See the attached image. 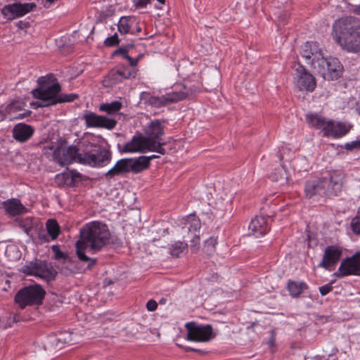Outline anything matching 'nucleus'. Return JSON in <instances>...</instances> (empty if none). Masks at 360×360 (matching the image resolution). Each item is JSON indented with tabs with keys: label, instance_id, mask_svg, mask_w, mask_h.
<instances>
[{
	"label": "nucleus",
	"instance_id": "obj_23",
	"mask_svg": "<svg viewBox=\"0 0 360 360\" xmlns=\"http://www.w3.org/2000/svg\"><path fill=\"white\" fill-rule=\"evenodd\" d=\"M301 55L303 58H304L307 60H309V63L312 66V63L314 62L316 58H318L316 55L322 56V53L320 51H317V47L315 44L306 42L304 45L302 50L301 51Z\"/></svg>",
	"mask_w": 360,
	"mask_h": 360
},
{
	"label": "nucleus",
	"instance_id": "obj_41",
	"mask_svg": "<svg viewBox=\"0 0 360 360\" xmlns=\"http://www.w3.org/2000/svg\"><path fill=\"white\" fill-rule=\"evenodd\" d=\"M25 105V104L23 102L15 101L12 102L8 106V108L10 112H11L12 110H20L24 108Z\"/></svg>",
	"mask_w": 360,
	"mask_h": 360
},
{
	"label": "nucleus",
	"instance_id": "obj_50",
	"mask_svg": "<svg viewBox=\"0 0 360 360\" xmlns=\"http://www.w3.org/2000/svg\"><path fill=\"white\" fill-rule=\"evenodd\" d=\"M269 345L271 347L274 345V343H275V335H274V331H271V338L269 339Z\"/></svg>",
	"mask_w": 360,
	"mask_h": 360
},
{
	"label": "nucleus",
	"instance_id": "obj_54",
	"mask_svg": "<svg viewBox=\"0 0 360 360\" xmlns=\"http://www.w3.org/2000/svg\"><path fill=\"white\" fill-rule=\"evenodd\" d=\"M354 13H355L356 14L360 15V5L357 6L354 8Z\"/></svg>",
	"mask_w": 360,
	"mask_h": 360
},
{
	"label": "nucleus",
	"instance_id": "obj_55",
	"mask_svg": "<svg viewBox=\"0 0 360 360\" xmlns=\"http://www.w3.org/2000/svg\"><path fill=\"white\" fill-rule=\"evenodd\" d=\"M188 350H191V351H194V352H202V351H201V350H200V349H197L188 348Z\"/></svg>",
	"mask_w": 360,
	"mask_h": 360
},
{
	"label": "nucleus",
	"instance_id": "obj_18",
	"mask_svg": "<svg viewBox=\"0 0 360 360\" xmlns=\"http://www.w3.org/2000/svg\"><path fill=\"white\" fill-rule=\"evenodd\" d=\"M342 250L339 247L335 245L328 246L325 249L322 261L319 266L326 269H329L340 260Z\"/></svg>",
	"mask_w": 360,
	"mask_h": 360
},
{
	"label": "nucleus",
	"instance_id": "obj_59",
	"mask_svg": "<svg viewBox=\"0 0 360 360\" xmlns=\"http://www.w3.org/2000/svg\"><path fill=\"white\" fill-rule=\"evenodd\" d=\"M159 3L163 4L165 2V0H157Z\"/></svg>",
	"mask_w": 360,
	"mask_h": 360
},
{
	"label": "nucleus",
	"instance_id": "obj_7",
	"mask_svg": "<svg viewBox=\"0 0 360 360\" xmlns=\"http://www.w3.org/2000/svg\"><path fill=\"white\" fill-rule=\"evenodd\" d=\"M187 88L186 86H184V89H186L185 91H172L161 96H154L148 92H142L141 94V100L152 107L160 108L169 103L182 101L200 89L199 86L195 87L194 89L189 86L188 89H187Z\"/></svg>",
	"mask_w": 360,
	"mask_h": 360
},
{
	"label": "nucleus",
	"instance_id": "obj_44",
	"mask_svg": "<svg viewBox=\"0 0 360 360\" xmlns=\"http://www.w3.org/2000/svg\"><path fill=\"white\" fill-rule=\"evenodd\" d=\"M134 3L136 8H145L151 3V0H134Z\"/></svg>",
	"mask_w": 360,
	"mask_h": 360
},
{
	"label": "nucleus",
	"instance_id": "obj_4",
	"mask_svg": "<svg viewBox=\"0 0 360 360\" xmlns=\"http://www.w3.org/2000/svg\"><path fill=\"white\" fill-rule=\"evenodd\" d=\"M53 75L40 77L37 79L38 87L32 91V96L39 101L33 103L36 108H44L58 103V93L61 88L58 82L51 84Z\"/></svg>",
	"mask_w": 360,
	"mask_h": 360
},
{
	"label": "nucleus",
	"instance_id": "obj_26",
	"mask_svg": "<svg viewBox=\"0 0 360 360\" xmlns=\"http://www.w3.org/2000/svg\"><path fill=\"white\" fill-rule=\"evenodd\" d=\"M308 288L304 282L288 281V290L290 295L293 297H297L304 289Z\"/></svg>",
	"mask_w": 360,
	"mask_h": 360
},
{
	"label": "nucleus",
	"instance_id": "obj_14",
	"mask_svg": "<svg viewBox=\"0 0 360 360\" xmlns=\"http://www.w3.org/2000/svg\"><path fill=\"white\" fill-rule=\"evenodd\" d=\"M296 85L300 91L312 92L316 86V82L313 75L309 73L304 66L298 64L295 68Z\"/></svg>",
	"mask_w": 360,
	"mask_h": 360
},
{
	"label": "nucleus",
	"instance_id": "obj_32",
	"mask_svg": "<svg viewBox=\"0 0 360 360\" xmlns=\"http://www.w3.org/2000/svg\"><path fill=\"white\" fill-rule=\"evenodd\" d=\"M46 230L52 240L58 238L60 233V226L55 219H49L46 221Z\"/></svg>",
	"mask_w": 360,
	"mask_h": 360
},
{
	"label": "nucleus",
	"instance_id": "obj_60",
	"mask_svg": "<svg viewBox=\"0 0 360 360\" xmlns=\"http://www.w3.org/2000/svg\"><path fill=\"white\" fill-rule=\"evenodd\" d=\"M279 158H280V160H282V159H283V156H282V155H281V154H280V155H279Z\"/></svg>",
	"mask_w": 360,
	"mask_h": 360
},
{
	"label": "nucleus",
	"instance_id": "obj_28",
	"mask_svg": "<svg viewBox=\"0 0 360 360\" xmlns=\"http://www.w3.org/2000/svg\"><path fill=\"white\" fill-rule=\"evenodd\" d=\"M307 120L312 127L321 129L323 131H324L328 122L325 118L317 114L307 115Z\"/></svg>",
	"mask_w": 360,
	"mask_h": 360
},
{
	"label": "nucleus",
	"instance_id": "obj_30",
	"mask_svg": "<svg viewBox=\"0 0 360 360\" xmlns=\"http://www.w3.org/2000/svg\"><path fill=\"white\" fill-rule=\"evenodd\" d=\"M132 75L131 71L128 68L118 69L110 73V77L115 82H122L123 79H129Z\"/></svg>",
	"mask_w": 360,
	"mask_h": 360
},
{
	"label": "nucleus",
	"instance_id": "obj_12",
	"mask_svg": "<svg viewBox=\"0 0 360 360\" xmlns=\"http://www.w3.org/2000/svg\"><path fill=\"white\" fill-rule=\"evenodd\" d=\"M187 330V339L196 342H207L212 338V329L210 325L200 326L195 322L185 325Z\"/></svg>",
	"mask_w": 360,
	"mask_h": 360
},
{
	"label": "nucleus",
	"instance_id": "obj_3",
	"mask_svg": "<svg viewBox=\"0 0 360 360\" xmlns=\"http://www.w3.org/2000/svg\"><path fill=\"white\" fill-rule=\"evenodd\" d=\"M342 172H333L328 179L321 178L309 181L305 185V195L309 198L317 194H323L328 197L335 196L342 191Z\"/></svg>",
	"mask_w": 360,
	"mask_h": 360
},
{
	"label": "nucleus",
	"instance_id": "obj_37",
	"mask_svg": "<svg viewBox=\"0 0 360 360\" xmlns=\"http://www.w3.org/2000/svg\"><path fill=\"white\" fill-rule=\"evenodd\" d=\"M52 251L54 253V258L57 260L63 259L67 260L68 259V253L63 252L60 250L58 245H53Z\"/></svg>",
	"mask_w": 360,
	"mask_h": 360
},
{
	"label": "nucleus",
	"instance_id": "obj_45",
	"mask_svg": "<svg viewBox=\"0 0 360 360\" xmlns=\"http://www.w3.org/2000/svg\"><path fill=\"white\" fill-rule=\"evenodd\" d=\"M333 290V286L330 283L326 284L319 288V292L321 295L324 296L329 293Z\"/></svg>",
	"mask_w": 360,
	"mask_h": 360
},
{
	"label": "nucleus",
	"instance_id": "obj_40",
	"mask_svg": "<svg viewBox=\"0 0 360 360\" xmlns=\"http://www.w3.org/2000/svg\"><path fill=\"white\" fill-rule=\"evenodd\" d=\"M120 40L118 38V35L115 33L113 35L108 37L104 41V44L105 46H114L119 44Z\"/></svg>",
	"mask_w": 360,
	"mask_h": 360
},
{
	"label": "nucleus",
	"instance_id": "obj_10",
	"mask_svg": "<svg viewBox=\"0 0 360 360\" xmlns=\"http://www.w3.org/2000/svg\"><path fill=\"white\" fill-rule=\"evenodd\" d=\"M20 271L26 275L39 277L47 281L54 280L56 276V271L51 266H49L46 263L37 260L30 262L23 265Z\"/></svg>",
	"mask_w": 360,
	"mask_h": 360
},
{
	"label": "nucleus",
	"instance_id": "obj_49",
	"mask_svg": "<svg viewBox=\"0 0 360 360\" xmlns=\"http://www.w3.org/2000/svg\"><path fill=\"white\" fill-rule=\"evenodd\" d=\"M30 113H31V111L27 110V111H26L24 113H20V114L18 115L15 118H16V119H23V118L29 116L30 115Z\"/></svg>",
	"mask_w": 360,
	"mask_h": 360
},
{
	"label": "nucleus",
	"instance_id": "obj_20",
	"mask_svg": "<svg viewBox=\"0 0 360 360\" xmlns=\"http://www.w3.org/2000/svg\"><path fill=\"white\" fill-rule=\"evenodd\" d=\"M34 131L32 126L25 123L16 124L12 130L13 139L20 143L27 141L32 136Z\"/></svg>",
	"mask_w": 360,
	"mask_h": 360
},
{
	"label": "nucleus",
	"instance_id": "obj_6",
	"mask_svg": "<svg viewBox=\"0 0 360 360\" xmlns=\"http://www.w3.org/2000/svg\"><path fill=\"white\" fill-rule=\"evenodd\" d=\"M312 63V68L325 79L328 81L337 80L342 77L343 66L337 58H324L316 55Z\"/></svg>",
	"mask_w": 360,
	"mask_h": 360
},
{
	"label": "nucleus",
	"instance_id": "obj_57",
	"mask_svg": "<svg viewBox=\"0 0 360 360\" xmlns=\"http://www.w3.org/2000/svg\"><path fill=\"white\" fill-rule=\"evenodd\" d=\"M125 46H128V51H129V49H130L131 48H133V47H134L133 44H127V45H126Z\"/></svg>",
	"mask_w": 360,
	"mask_h": 360
},
{
	"label": "nucleus",
	"instance_id": "obj_16",
	"mask_svg": "<svg viewBox=\"0 0 360 360\" xmlns=\"http://www.w3.org/2000/svg\"><path fill=\"white\" fill-rule=\"evenodd\" d=\"M348 275H360V252L354 254L341 262L337 276L343 277Z\"/></svg>",
	"mask_w": 360,
	"mask_h": 360
},
{
	"label": "nucleus",
	"instance_id": "obj_8",
	"mask_svg": "<svg viewBox=\"0 0 360 360\" xmlns=\"http://www.w3.org/2000/svg\"><path fill=\"white\" fill-rule=\"evenodd\" d=\"M45 295L46 291L40 285H30L17 292L14 297V302L23 309L27 306L41 305Z\"/></svg>",
	"mask_w": 360,
	"mask_h": 360
},
{
	"label": "nucleus",
	"instance_id": "obj_13",
	"mask_svg": "<svg viewBox=\"0 0 360 360\" xmlns=\"http://www.w3.org/2000/svg\"><path fill=\"white\" fill-rule=\"evenodd\" d=\"M36 7L37 5L34 3H14L6 5L1 9V13L7 20H13L25 15L33 11Z\"/></svg>",
	"mask_w": 360,
	"mask_h": 360
},
{
	"label": "nucleus",
	"instance_id": "obj_38",
	"mask_svg": "<svg viewBox=\"0 0 360 360\" xmlns=\"http://www.w3.org/2000/svg\"><path fill=\"white\" fill-rule=\"evenodd\" d=\"M351 227L355 233L360 234V209L359 210L356 216L352 219Z\"/></svg>",
	"mask_w": 360,
	"mask_h": 360
},
{
	"label": "nucleus",
	"instance_id": "obj_47",
	"mask_svg": "<svg viewBox=\"0 0 360 360\" xmlns=\"http://www.w3.org/2000/svg\"><path fill=\"white\" fill-rule=\"evenodd\" d=\"M157 307H158V304L155 300H150L148 301V302L146 304V308L148 311H153L157 309Z\"/></svg>",
	"mask_w": 360,
	"mask_h": 360
},
{
	"label": "nucleus",
	"instance_id": "obj_11",
	"mask_svg": "<svg viewBox=\"0 0 360 360\" xmlns=\"http://www.w3.org/2000/svg\"><path fill=\"white\" fill-rule=\"evenodd\" d=\"M338 37H345L356 32H360V20L352 16L341 18L337 20L333 26Z\"/></svg>",
	"mask_w": 360,
	"mask_h": 360
},
{
	"label": "nucleus",
	"instance_id": "obj_35",
	"mask_svg": "<svg viewBox=\"0 0 360 360\" xmlns=\"http://www.w3.org/2000/svg\"><path fill=\"white\" fill-rule=\"evenodd\" d=\"M188 247L184 242L178 241L173 244L170 248V253L172 256L179 257Z\"/></svg>",
	"mask_w": 360,
	"mask_h": 360
},
{
	"label": "nucleus",
	"instance_id": "obj_36",
	"mask_svg": "<svg viewBox=\"0 0 360 360\" xmlns=\"http://www.w3.org/2000/svg\"><path fill=\"white\" fill-rule=\"evenodd\" d=\"M189 220H191L189 226L186 227L188 232L193 233L195 234V232L198 231L200 228V222L198 219H196L195 217H189Z\"/></svg>",
	"mask_w": 360,
	"mask_h": 360
},
{
	"label": "nucleus",
	"instance_id": "obj_15",
	"mask_svg": "<svg viewBox=\"0 0 360 360\" xmlns=\"http://www.w3.org/2000/svg\"><path fill=\"white\" fill-rule=\"evenodd\" d=\"M82 119L85 121L87 127L105 128L111 130L117 124V121L115 119L98 115L92 112L85 113Z\"/></svg>",
	"mask_w": 360,
	"mask_h": 360
},
{
	"label": "nucleus",
	"instance_id": "obj_53",
	"mask_svg": "<svg viewBox=\"0 0 360 360\" xmlns=\"http://www.w3.org/2000/svg\"><path fill=\"white\" fill-rule=\"evenodd\" d=\"M356 107L357 112L360 115V99L356 102Z\"/></svg>",
	"mask_w": 360,
	"mask_h": 360
},
{
	"label": "nucleus",
	"instance_id": "obj_51",
	"mask_svg": "<svg viewBox=\"0 0 360 360\" xmlns=\"http://www.w3.org/2000/svg\"><path fill=\"white\" fill-rule=\"evenodd\" d=\"M18 25L20 28L22 29L23 27H27L29 26V22H22V21H20L18 23Z\"/></svg>",
	"mask_w": 360,
	"mask_h": 360
},
{
	"label": "nucleus",
	"instance_id": "obj_52",
	"mask_svg": "<svg viewBox=\"0 0 360 360\" xmlns=\"http://www.w3.org/2000/svg\"><path fill=\"white\" fill-rule=\"evenodd\" d=\"M214 75L216 76L215 80L214 82V85H217L219 82V73L217 70H214Z\"/></svg>",
	"mask_w": 360,
	"mask_h": 360
},
{
	"label": "nucleus",
	"instance_id": "obj_31",
	"mask_svg": "<svg viewBox=\"0 0 360 360\" xmlns=\"http://www.w3.org/2000/svg\"><path fill=\"white\" fill-rule=\"evenodd\" d=\"M270 177L272 181L281 184L287 182L288 179L286 169L283 165L276 169L275 172L271 174Z\"/></svg>",
	"mask_w": 360,
	"mask_h": 360
},
{
	"label": "nucleus",
	"instance_id": "obj_48",
	"mask_svg": "<svg viewBox=\"0 0 360 360\" xmlns=\"http://www.w3.org/2000/svg\"><path fill=\"white\" fill-rule=\"evenodd\" d=\"M124 58L127 59L131 66H136L138 63V59H134L131 57H130L128 54L126 55Z\"/></svg>",
	"mask_w": 360,
	"mask_h": 360
},
{
	"label": "nucleus",
	"instance_id": "obj_22",
	"mask_svg": "<svg viewBox=\"0 0 360 360\" xmlns=\"http://www.w3.org/2000/svg\"><path fill=\"white\" fill-rule=\"evenodd\" d=\"M349 129L343 123L328 121L324 129V134L334 138L341 137L348 132Z\"/></svg>",
	"mask_w": 360,
	"mask_h": 360
},
{
	"label": "nucleus",
	"instance_id": "obj_9",
	"mask_svg": "<svg viewBox=\"0 0 360 360\" xmlns=\"http://www.w3.org/2000/svg\"><path fill=\"white\" fill-rule=\"evenodd\" d=\"M164 134V127L160 120H154L151 121L146 129V135L144 139L148 141V146L149 151L156 152L161 155H165L166 150L163 148L165 142L162 141L161 136Z\"/></svg>",
	"mask_w": 360,
	"mask_h": 360
},
{
	"label": "nucleus",
	"instance_id": "obj_21",
	"mask_svg": "<svg viewBox=\"0 0 360 360\" xmlns=\"http://www.w3.org/2000/svg\"><path fill=\"white\" fill-rule=\"evenodd\" d=\"M248 229L256 238L263 236L269 231L267 219L264 217H256L250 221Z\"/></svg>",
	"mask_w": 360,
	"mask_h": 360
},
{
	"label": "nucleus",
	"instance_id": "obj_27",
	"mask_svg": "<svg viewBox=\"0 0 360 360\" xmlns=\"http://www.w3.org/2000/svg\"><path fill=\"white\" fill-rule=\"evenodd\" d=\"M122 107L121 102L118 101H112L110 103H102L99 106L100 111L105 112L110 115L117 114Z\"/></svg>",
	"mask_w": 360,
	"mask_h": 360
},
{
	"label": "nucleus",
	"instance_id": "obj_17",
	"mask_svg": "<svg viewBox=\"0 0 360 360\" xmlns=\"http://www.w3.org/2000/svg\"><path fill=\"white\" fill-rule=\"evenodd\" d=\"M148 140L144 139V136H134L131 140L124 145H117L118 150L120 153H143L146 150H149L148 146Z\"/></svg>",
	"mask_w": 360,
	"mask_h": 360
},
{
	"label": "nucleus",
	"instance_id": "obj_43",
	"mask_svg": "<svg viewBox=\"0 0 360 360\" xmlns=\"http://www.w3.org/2000/svg\"><path fill=\"white\" fill-rule=\"evenodd\" d=\"M345 149L347 150H353L356 148H360V140H356L354 141H351L349 143H347L345 146Z\"/></svg>",
	"mask_w": 360,
	"mask_h": 360
},
{
	"label": "nucleus",
	"instance_id": "obj_46",
	"mask_svg": "<svg viewBox=\"0 0 360 360\" xmlns=\"http://www.w3.org/2000/svg\"><path fill=\"white\" fill-rule=\"evenodd\" d=\"M118 54L122 55L123 58H124L125 56L128 54V46L120 47L113 52L112 56H116Z\"/></svg>",
	"mask_w": 360,
	"mask_h": 360
},
{
	"label": "nucleus",
	"instance_id": "obj_19",
	"mask_svg": "<svg viewBox=\"0 0 360 360\" xmlns=\"http://www.w3.org/2000/svg\"><path fill=\"white\" fill-rule=\"evenodd\" d=\"M338 43L349 52L360 51V32H356L345 37H338Z\"/></svg>",
	"mask_w": 360,
	"mask_h": 360
},
{
	"label": "nucleus",
	"instance_id": "obj_29",
	"mask_svg": "<svg viewBox=\"0 0 360 360\" xmlns=\"http://www.w3.org/2000/svg\"><path fill=\"white\" fill-rule=\"evenodd\" d=\"M55 181L59 186L72 185L74 181V176L69 172H63L56 176Z\"/></svg>",
	"mask_w": 360,
	"mask_h": 360
},
{
	"label": "nucleus",
	"instance_id": "obj_25",
	"mask_svg": "<svg viewBox=\"0 0 360 360\" xmlns=\"http://www.w3.org/2000/svg\"><path fill=\"white\" fill-rule=\"evenodd\" d=\"M6 212L11 215H18L26 212L25 207L18 199H12L5 203Z\"/></svg>",
	"mask_w": 360,
	"mask_h": 360
},
{
	"label": "nucleus",
	"instance_id": "obj_1",
	"mask_svg": "<svg viewBox=\"0 0 360 360\" xmlns=\"http://www.w3.org/2000/svg\"><path fill=\"white\" fill-rule=\"evenodd\" d=\"M53 158L61 166L77 162L92 167H103L110 162L112 153L100 146L84 141L77 146H57L53 150Z\"/></svg>",
	"mask_w": 360,
	"mask_h": 360
},
{
	"label": "nucleus",
	"instance_id": "obj_42",
	"mask_svg": "<svg viewBox=\"0 0 360 360\" xmlns=\"http://www.w3.org/2000/svg\"><path fill=\"white\" fill-rule=\"evenodd\" d=\"M200 238L199 235L195 234L193 238L191 240V250L195 252L199 250V245H200Z\"/></svg>",
	"mask_w": 360,
	"mask_h": 360
},
{
	"label": "nucleus",
	"instance_id": "obj_61",
	"mask_svg": "<svg viewBox=\"0 0 360 360\" xmlns=\"http://www.w3.org/2000/svg\"><path fill=\"white\" fill-rule=\"evenodd\" d=\"M141 27H139L137 28V31H138V32H141Z\"/></svg>",
	"mask_w": 360,
	"mask_h": 360
},
{
	"label": "nucleus",
	"instance_id": "obj_2",
	"mask_svg": "<svg viewBox=\"0 0 360 360\" xmlns=\"http://www.w3.org/2000/svg\"><path fill=\"white\" fill-rule=\"evenodd\" d=\"M80 239L75 243L76 255L79 260L86 263V269H91L96 263V259L86 255L88 252L96 253L107 245L110 233L108 226L100 221L86 224L80 229Z\"/></svg>",
	"mask_w": 360,
	"mask_h": 360
},
{
	"label": "nucleus",
	"instance_id": "obj_34",
	"mask_svg": "<svg viewBox=\"0 0 360 360\" xmlns=\"http://www.w3.org/2000/svg\"><path fill=\"white\" fill-rule=\"evenodd\" d=\"M217 244V238L210 237L205 241L203 250L206 254L212 255L215 251Z\"/></svg>",
	"mask_w": 360,
	"mask_h": 360
},
{
	"label": "nucleus",
	"instance_id": "obj_63",
	"mask_svg": "<svg viewBox=\"0 0 360 360\" xmlns=\"http://www.w3.org/2000/svg\"><path fill=\"white\" fill-rule=\"evenodd\" d=\"M44 7L49 8V6H46V4H44Z\"/></svg>",
	"mask_w": 360,
	"mask_h": 360
},
{
	"label": "nucleus",
	"instance_id": "obj_33",
	"mask_svg": "<svg viewBox=\"0 0 360 360\" xmlns=\"http://www.w3.org/2000/svg\"><path fill=\"white\" fill-rule=\"evenodd\" d=\"M131 17L128 16H123L120 19L117 27L118 31L120 34H123L129 33L131 27Z\"/></svg>",
	"mask_w": 360,
	"mask_h": 360
},
{
	"label": "nucleus",
	"instance_id": "obj_62",
	"mask_svg": "<svg viewBox=\"0 0 360 360\" xmlns=\"http://www.w3.org/2000/svg\"><path fill=\"white\" fill-rule=\"evenodd\" d=\"M14 321H18V319H16V316H14Z\"/></svg>",
	"mask_w": 360,
	"mask_h": 360
},
{
	"label": "nucleus",
	"instance_id": "obj_56",
	"mask_svg": "<svg viewBox=\"0 0 360 360\" xmlns=\"http://www.w3.org/2000/svg\"><path fill=\"white\" fill-rule=\"evenodd\" d=\"M188 350H191V351H194V352H202V351H201V350H200V349H197L188 348Z\"/></svg>",
	"mask_w": 360,
	"mask_h": 360
},
{
	"label": "nucleus",
	"instance_id": "obj_24",
	"mask_svg": "<svg viewBox=\"0 0 360 360\" xmlns=\"http://www.w3.org/2000/svg\"><path fill=\"white\" fill-rule=\"evenodd\" d=\"M76 335L72 332L64 331L59 334L56 339V347L58 349L63 347L65 345H71L76 343Z\"/></svg>",
	"mask_w": 360,
	"mask_h": 360
},
{
	"label": "nucleus",
	"instance_id": "obj_39",
	"mask_svg": "<svg viewBox=\"0 0 360 360\" xmlns=\"http://www.w3.org/2000/svg\"><path fill=\"white\" fill-rule=\"evenodd\" d=\"M78 96L75 94H60L58 95V103H65V102H71L77 98Z\"/></svg>",
	"mask_w": 360,
	"mask_h": 360
},
{
	"label": "nucleus",
	"instance_id": "obj_58",
	"mask_svg": "<svg viewBox=\"0 0 360 360\" xmlns=\"http://www.w3.org/2000/svg\"><path fill=\"white\" fill-rule=\"evenodd\" d=\"M24 231H25V232L27 235H29V229H28V228H26V227H25V228L24 229Z\"/></svg>",
	"mask_w": 360,
	"mask_h": 360
},
{
	"label": "nucleus",
	"instance_id": "obj_5",
	"mask_svg": "<svg viewBox=\"0 0 360 360\" xmlns=\"http://www.w3.org/2000/svg\"><path fill=\"white\" fill-rule=\"evenodd\" d=\"M158 158V155L140 156L136 158H122L117 161L115 165L109 169L104 176L107 179L115 176H124L129 172L138 174L147 169L150 165V160Z\"/></svg>",
	"mask_w": 360,
	"mask_h": 360
}]
</instances>
